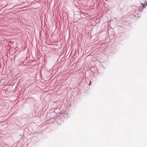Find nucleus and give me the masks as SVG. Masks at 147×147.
I'll return each instance as SVG.
<instances>
[{"label":"nucleus","mask_w":147,"mask_h":147,"mask_svg":"<svg viewBox=\"0 0 147 147\" xmlns=\"http://www.w3.org/2000/svg\"><path fill=\"white\" fill-rule=\"evenodd\" d=\"M141 5H142L143 8H145V5H144V4H143V3H141Z\"/></svg>","instance_id":"nucleus-1"},{"label":"nucleus","mask_w":147,"mask_h":147,"mask_svg":"<svg viewBox=\"0 0 147 147\" xmlns=\"http://www.w3.org/2000/svg\"><path fill=\"white\" fill-rule=\"evenodd\" d=\"M145 5L146 6H147V2L146 1L145 3Z\"/></svg>","instance_id":"nucleus-2"}]
</instances>
